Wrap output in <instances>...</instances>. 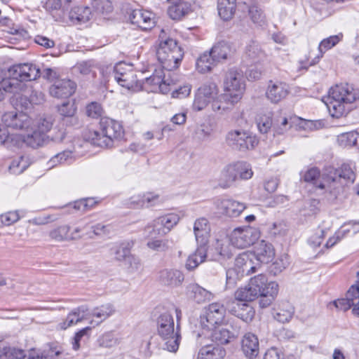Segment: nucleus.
<instances>
[{
	"mask_svg": "<svg viewBox=\"0 0 359 359\" xmlns=\"http://www.w3.org/2000/svg\"><path fill=\"white\" fill-rule=\"evenodd\" d=\"M359 99V90L348 83L337 84L329 92L326 103L330 114L339 118L350 111V104Z\"/></svg>",
	"mask_w": 359,
	"mask_h": 359,
	"instance_id": "f257e3e1",
	"label": "nucleus"
},
{
	"mask_svg": "<svg viewBox=\"0 0 359 359\" xmlns=\"http://www.w3.org/2000/svg\"><path fill=\"white\" fill-rule=\"evenodd\" d=\"M183 55L182 49L177 42L172 39L166 38L165 32L162 29L159 34L156 56L163 68L168 71L177 68Z\"/></svg>",
	"mask_w": 359,
	"mask_h": 359,
	"instance_id": "f03ea898",
	"label": "nucleus"
},
{
	"mask_svg": "<svg viewBox=\"0 0 359 359\" xmlns=\"http://www.w3.org/2000/svg\"><path fill=\"white\" fill-rule=\"evenodd\" d=\"M100 130L90 132V138L94 145L100 147H111L114 140H121L124 135L121 124L111 118H102Z\"/></svg>",
	"mask_w": 359,
	"mask_h": 359,
	"instance_id": "7ed1b4c3",
	"label": "nucleus"
},
{
	"mask_svg": "<svg viewBox=\"0 0 359 359\" xmlns=\"http://www.w3.org/2000/svg\"><path fill=\"white\" fill-rule=\"evenodd\" d=\"M157 331L164 341L163 348L170 352H176L180 345V334L178 324L175 329L174 319L170 313H164L158 317Z\"/></svg>",
	"mask_w": 359,
	"mask_h": 359,
	"instance_id": "20e7f679",
	"label": "nucleus"
},
{
	"mask_svg": "<svg viewBox=\"0 0 359 359\" xmlns=\"http://www.w3.org/2000/svg\"><path fill=\"white\" fill-rule=\"evenodd\" d=\"M252 175L251 166L246 162L238 161L230 163L221 171L219 184L222 188L226 189L238 180L250 179Z\"/></svg>",
	"mask_w": 359,
	"mask_h": 359,
	"instance_id": "39448f33",
	"label": "nucleus"
},
{
	"mask_svg": "<svg viewBox=\"0 0 359 359\" xmlns=\"http://www.w3.org/2000/svg\"><path fill=\"white\" fill-rule=\"evenodd\" d=\"M355 173L349 163H344L341 165L340 169H332L330 174L327 176V187L330 192L336 194L341 187L347 183H353L355 180Z\"/></svg>",
	"mask_w": 359,
	"mask_h": 359,
	"instance_id": "423d86ee",
	"label": "nucleus"
},
{
	"mask_svg": "<svg viewBox=\"0 0 359 359\" xmlns=\"http://www.w3.org/2000/svg\"><path fill=\"white\" fill-rule=\"evenodd\" d=\"M114 77L116 82L128 90L137 91L141 90L142 83L137 77L132 67L126 63L116 64L114 69Z\"/></svg>",
	"mask_w": 359,
	"mask_h": 359,
	"instance_id": "0eeeda50",
	"label": "nucleus"
},
{
	"mask_svg": "<svg viewBox=\"0 0 359 359\" xmlns=\"http://www.w3.org/2000/svg\"><path fill=\"white\" fill-rule=\"evenodd\" d=\"M180 219V216L176 213L161 216L145 226L144 233L147 237H152L156 234H166L177 225Z\"/></svg>",
	"mask_w": 359,
	"mask_h": 359,
	"instance_id": "6e6552de",
	"label": "nucleus"
},
{
	"mask_svg": "<svg viewBox=\"0 0 359 359\" xmlns=\"http://www.w3.org/2000/svg\"><path fill=\"white\" fill-rule=\"evenodd\" d=\"M259 238V232L255 228L247 226L235 229L230 234L231 245L237 248H245L253 245Z\"/></svg>",
	"mask_w": 359,
	"mask_h": 359,
	"instance_id": "1a4fd4ad",
	"label": "nucleus"
},
{
	"mask_svg": "<svg viewBox=\"0 0 359 359\" xmlns=\"http://www.w3.org/2000/svg\"><path fill=\"white\" fill-rule=\"evenodd\" d=\"M10 80H16L21 86L20 81L36 80L40 76V69L32 63L14 65L8 70Z\"/></svg>",
	"mask_w": 359,
	"mask_h": 359,
	"instance_id": "9d476101",
	"label": "nucleus"
},
{
	"mask_svg": "<svg viewBox=\"0 0 359 359\" xmlns=\"http://www.w3.org/2000/svg\"><path fill=\"white\" fill-rule=\"evenodd\" d=\"M226 309L219 303L210 304L205 308V314L201 316L200 323L202 328H212V326L222 324L224 320Z\"/></svg>",
	"mask_w": 359,
	"mask_h": 359,
	"instance_id": "9b49d317",
	"label": "nucleus"
},
{
	"mask_svg": "<svg viewBox=\"0 0 359 359\" xmlns=\"http://www.w3.org/2000/svg\"><path fill=\"white\" fill-rule=\"evenodd\" d=\"M245 89V79L242 72L235 69H229L224 79V91L233 95L239 94V98H241Z\"/></svg>",
	"mask_w": 359,
	"mask_h": 359,
	"instance_id": "f8f14e48",
	"label": "nucleus"
},
{
	"mask_svg": "<svg viewBox=\"0 0 359 359\" xmlns=\"http://www.w3.org/2000/svg\"><path fill=\"white\" fill-rule=\"evenodd\" d=\"M2 121L8 128L22 131L29 130L33 123V120L27 114L16 111L4 113Z\"/></svg>",
	"mask_w": 359,
	"mask_h": 359,
	"instance_id": "ddd939ff",
	"label": "nucleus"
},
{
	"mask_svg": "<svg viewBox=\"0 0 359 359\" xmlns=\"http://www.w3.org/2000/svg\"><path fill=\"white\" fill-rule=\"evenodd\" d=\"M356 283L351 285L346 294V298L338 299L333 302L334 305L339 310L346 311L352 307L355 315V309L359 306V271L357 272Z\"/></svg>",
	"mask_w": 359,
	"mask_h": 359,
	"instance_id": "4468645a",
	"label": "nucleus"
},
{
	"mask_svg": "<svg viewBox=\"0 0 359 359\" xmlns=\"http://www.w3.org/2000/svg\"><path fill=\"white\" fill-rule=\"evenodd\" d=\"M343 39L342 33H339L336 35L330 36L327 38L323 39L318 46V55L313 58L311 62L308 65V59L306 58L304 60H300L299 62L298 70L305 69L306 70L309 66H312L317 64L320 59L323 57L324 53L338 44Z\"/></svg>",
	"mask_w": 359,
	"mask_h": 359,
	"instance_id": "2eb2a0df",
	"label": "nucleus"
},
{
	"mask_svg": "<svg viewBox=\"0 0 359 359\" xmlns=\"http://www.w3.org/2000/svg\"><path fill=\"white\" fill-rule=\"evenodd\" d=\"M241 99L239 98V94L233 95L226 92L225 93L217 95L212 102V109L219 115L229 114Z\"/></svg>",
	"mask_w": 359,
	"mask_h": 359,
	"instance_id": "dca6fc26",
	"label": "nucleus"
},
{
	"mask_svg": "<svg viewBox=\"0 0 359 359\" xmlns=\"http://www.w3.org/2000/svg\"><path fill=\"white\" fill-rule=\"evenodd\" d=\"M290 93V87L285 82L269 81L266 90V97L271 102L277 104L284 100Z\"/></svg>",
	"mask_w": 359,
	"mask_h": 359,
	"instance_id": "f3484780",
	"label": "nucleus"
},
{
	"mask_svg": "<svg viewBox=\"0 0 359 359\" xmlns=\"http://www.w3.org/2000/svg\"><path fill=\"white\" fill-rule=\"evenodd\" d=\"M76 83L70 79H57L49 88L51 96L56 98H67L76 90Z\"/></svg>",
	"mask_w": 359,
	"mask_h": 359,
	"instance_id": "a211bd4d",
	"label": "nucleus"
},
{
	"mask_svg": "<svg viewBox=\"0 0 359 359\" xmlns=\"http://www.w3.org/2000/svg\"><path fill=\"white\" fill-rule=\"evenodd\" d=\"M215 205L219 214L238 217L245 208L244 203L232 199H217Z\"/></svg>",
	"mask_w": 359,
	"mask_h": 359,
	"instance_id": "6ab92c4d",
	"label": "nucleus"
},
{
	"mask_svg": "<svg viewBox=\"0 0 359 359\" xmlns=\"http://www.w3.org/2000/svg\"><path fill=\"white\" fill-rule=\"evenodd\" d=\"M226 308L233 316L245 322L251 320L254 316L252 308L244 301H238L235 298L226 304Z\"/></svg>",
	"mask_w": 359,
	"mask_h": 359,
	"instance_id": "aec40b11",
	"label": "nucleus"
},
{
	"mask_svg": "<svg viewBox=\"0 0 359 359\" xmlns=\"http://www.w3.org/2000/svg\"><path fill=\"white\" fill-rule=\"evenodd\" d=\"M129 19L132 24L141 29H150L154 25V14L148 11L134 9L129 15Z\"/></svg>",
	"mask_w": 359,
	"mask_h": 359,
	"instance_id": "412c9836",
	"label": "nucleus"
},
{
	"mask_svg": "<svg viewBox=\"0 0 359 359\" xmlns=\"http://www.w3.org/2000/svg\"><path fill=\"white\" fill-rule=\"evenodd\" d=\"M252 253L255 255L254 258L257 264H268L275 257V250L273 245L265 241H261L258 243Z\"/></svg>",
	"mask_w": 359,
	"mask_h": 359,
	"instance_id": "4be33fe9",
	"label": "nucleus"
},
{
	"mask_svg": "<svg viewBox=\"0 0 359 359\" xmlns=\"http://www.w3.org/2000/svg\"><path fill=\"white\" fill-rule=\"evenodd\" d=\"M158 197V195L152 193L134 195L125 201L124 205L128 208L149 207L156 203Z\"/></svg>",
	"mask_w": 359,
	"mask_h": 359,
	"instance_id": "5701e85b",
	"label": "nucleus"
},
{
	"mask_svg": "<svg viewBox=\"0 0 359 359\" xmlns=\"http://www.w3.org/2000/svg\"><path fill=\"white\" fill-rule=\"evenodd\" d=\"M158 278L162 285L175 287L182 283L184 281V275L177 269H164L160 271Z\"/></svg>",
	"mask_w": 359,
	"mask_h": 359,
	"instance_id": "b1692460",
	"label": "nucleus"
},
{
	"mask_svg": "<svg viewBox=\"0 0 359 359\" xmlns=\"http://www.w3.org/2000/svg\"><path fill=\"white\" fill-rule=\"evenodd\" d=\"M241 350L250 359L256 358L259 353V339L255 334L248 332L241 339Z\"/></svg>",
	"mask_w": 359,
	"mask_h": 359,
	"instance_id": "393cba45",
	"label": "nucleus"
},
{
	"mask_svg": "<svg viewBox=\"0 0 359 359\" xmlns=\"http://www.w3.org/2000/svg\"><path fill=\"white\" fill-rule=\"evenodd\" d=\"M88 309L86 306H81L74 309L67 315L66 319L58 325V327L61 330H66L84 319H88Z\"/></svg>",
	"mask_w": 359,
	"mask_h": 359,
	"instance_id": "a878e982",
	"label": "nucleus"
},
{
	"mask_svg": "<svg viewBox=\"0 0 359 359\" xmlns=\"http://www.w3.org/2000/svg\"><path fill=\"white\" fill-rule=\"evenodd\" d=\"M210 231V224L206 218L201 217L195 221L194 232L198 245L207 246Z\"/></svg>",
	"mask_w": 359,
	"mask_h": 359,
	"instance_id": "bb28decb",
	"label": "nucleus"
},
{
	"mask_svg": "<svg viewBox=\"0 0 359 359\" xmlns=\"http://www.w3.org/2000/svg\"><path fill=\"white\" fill-rule=\"evenodd\" d=\"M252 252H244L237 256L235 260V266L237 267L240 272L245 273L247 275L255 271L256 266L255 265V258Z\"/></svg>",
	"mask_w": 359,
	"mask_h": 359,
	"instance_id": "cd10ccee",
	"label": "nucleus"
},
{
	"mask_svg": "<svg viewBox=\"0 0 359 359\" xmlns=\"http://www.w3.org/2000/svg\"><path fill=\"white\" fill-rule=\"evenodd\" d=\"M210 331V337L213 341L221 344H229L235 336L233 333L222 324L212 326V328H206Z\"/></svg>",
	"mask_w": 359,
	"mask_h": 359,
	"instance_id": "c85d7f7f",
	"label": "nucleus"
},
{
	"mask_svg": "<svg viewBox=\"0 0 359 359\" xmlns=\"http://www.w3.org/2000/svg\"><path fill=\"white\" fill-rule=\"evenodd\" d=\"M226 350L219 345L209 344L203 346L198 351L197 359H224Z\"/></svg>",
	"mask_w": 359,
	"mask_h": 359,
	"instance_id": "c756f323",
	"label": "nucleus"
},
{
	"mask_svg": "<svg viewBox=\"0 0 359 359\" xmlns=\"http://www.w3.org/2000/svg\"><path fill=\"white\" fill-rule=\"evenodd\" d=\"M26 135L23 137V142L32 148L41 147L46 142L47 136L39 132L32 125L29 130H25Z\"/></svg>",
	"mask_w": 359,
	"mask_h": 359,
	"instance_id": "7c9ffc66",
	"label": "nucleus"
},
{
	"mask_svg": "<svg viewBox=\"0 0 359 359\" xmlns=\"http://www.w3.org/2000/svg\"><path fill=\"white\" fill-rule=\"evenodd\" d=\"M210 50L217 63L231 57L235 52L231 45L224 41L215 44Z\"/></svg>",
	"mask_w": 359,
	"mask_h": 359,
	"instance_id": "2f4dec72",
	"label": "nucleus"
},
{
	"mask_svg": "<svg viewBox=\"0 0 359 359\" xmlns=\"http://www.w3.org/2000/svg\"><path fill=\"white\" fill-rule=\"evenodd\" d=\"M294 313V308L288 302L280 304L277 308L273 309V312L274 319L282 323H288Z\"/></svg>",
	"mask_w": 359,
	"mask_h": 359,
	"instance_id": "473e14b6",
	"label": "nucleus"
},
{
	"mask_svg": "<svg viewBox=\"0 0 359 359\" xmlns=\"http://www.w3.org/2000/svg\"><path fill=\"white\" fill-rule=\"evenodd\" d=\"M114 313V309L112 305L107 304L94 309L90 313L88 311V318H93L90 322L91 324L95 322V325H97L108 318Z\"/></svg>",
	"mask_w": 359,
	"mask_h": 359,
	"instance_id": "72a5a7b5",
	"label": "nucleus"
},
{
	"mask_svg": "<svg viewBox=\"0 0 359 359\" xmlns=\"http://www.w3.org/2000/svg\"><path fill=\"white\" fill-rule=\"evenodd\" d=\"M207 257V246L198 245L194 253L189 256L185 267L187 270L195 269L200 264L203 263Z\"/></svg>",
	"mask_w": 359,
	"mask_h": 359,
	"instance_id": "f704fd0d",
	"label": "nucleus"
},
{
	"mask_svg": "<svg viewBox=\"0 0 359 359\" xmlns=\"http://www.w3.org/2000/svg\"><path fill=\"white\" fill-rule=\"evenodd\" d=\"M91 10L88 6H76L69 12V20L74 25L88 22L91 16Z\"/></svg>",
	"mask_w": 359,
	"mask_h": 359,
	"instance_id": "c9c22d12",
	"label": "nucleus"
},
{
	"mask_svg": "<svg viewBox=\"0 0 359 359\" xmlns=\"http://www.w3.org/2000/svg\"><path fill=\"white\" fill-rule=\"evenodd\" d=\"M191 11V6L188 1H175L168 8V14L170 18L179 20Z\"/></svg>",
	"mask_w": 359,
	"mask_h": 359,
	"instance_id": "e433bc0d",
	"label": "nucleus"
},
{
	"mask_svg": "<svg viewBox=\"0 0 359 359\" xmlns=\"http://www.w3.org/2000/svg\"><path fill=\"white\" fill-rule=\"evenodd\" d=\"M247 137V132L243 130H233L229 131L226 137L228 145L233 149L241 151L243 148L244 140Z\"/></svg>",
	"mask_w": 359,
	"mask_h": 359,
	"instance_id": "4c0bfd02",
	"label": "nucleus"
},
{
	"mask_svg": "<svg viewBox=\"0 0 359 359\" xmlns=\"http://www.w3.org/2000/svg\"><path fill=\"white\" fill-rule=\"evenodd\" d=\"M266 290H268L259 296L260 297L259 304L261 308H266L271 304L278 293V285L274 281L269 282Z\"/></svg>",
	"mask_w": 359,
	"mask_h": 359,
	"instance_id": "58836bf2",
	"label": "nucleus"
},
{
	"mask_svg": "<svg viewBox=\"0 0 359 359\" xmlns=\"http://www.w3.org/2000/svg\"><path fill=\"white\" fill-rule=\"evenodd\" d=\"M217 64L215 57L212 54L211 50L205 52L197 59L196 69L202 74L210 72L213 67Z\"/></svg>",
	"mask_w": 359,
	"mask_h": 359,
	"instance_id": "ea45409f",
	"label": "nucleus"
},
{
	"mask_svg": "<svg viewBox=\"0 0 359 359\" xmlns=\"http://www.w3.org/2000/svg\"><path fill=\"white\" fill-rule=\"evenodd\" d=\"M304 122V120L297 117H282L280 121V124L274 126V130L276 134L283 135L292 128H295Z\"/></svg>",
	"mask_w": 359,
	"mask_h": 359,
	"instance_id": "a19ab883",
	"label": "nucleus"
},
{
	"mask_svg": "<svg viewBox=\"0 0 359 359\" xmlns=\"http://www.w3.org/2000/svg\"><path fill=\"white\" fill-rule=\"evenodd\" d=\"M149 249L156 252L163 253L171 250L174 246L172 239H150L147 243Z\"/></svg>",
	"mask_w": 359,
	"mask_h": 359,
	"instance_id": "79ce46f5",
	"label": "nucleus"
},
{
	"mask_svg": "<svg viewBox=\"0 0 359 359\" xmlns=\"http://www.w3.org/2000/svg\"><path fill=\"white\" fill-rule=\"evenodd\" d=\"M133 245V242L126 241L114 245L111 249V254L114 259L118 262H124L130 255V250Z\"/></svg>",
	"mask_w": 359,
	"mask_h": 359,
	"instance_id": "37998d69",
	"label": "nucleus"
},
{
	"mask_svg": "<svg viewBox=\"0 0 359 359\" xmlns=\"http://www.w3.org/2000/svg\"><path fill=\"white\" fill-rule=\"evenodd\" d=\"M235 298L238 301L251 302L258 298V293L256 289L250 285V283L244 287L238 288L235 292Z\"/></svg>",
	"mask_w": 359,
	"mask_h": 359,
	"instance_id": "c03bdc74",
	"label": "nucleus"
},
{
	"mask_svg": "<svg viewBox=\"0 0 359 359\" xmlns=\"http://www.w3.org/2000/svg\"><path fill=\"white\" fill-rule=\"evenodd\" d=\"M337 142L344 147H359V133L355 131L341 133L337 137Z\"/></svg>",
	"mask_w": 359,
	"mask_h": 359,
	"instance_id": "a18cd8bd",
	"label": "nucleus"
},
{
	"mask_svg": "<svg viewBox=\"0 0 359 359\" xmlns=\"http://www.w3.org/2000/svg\"><path fill=\"white\" fill-rule=\"evenodd\" d=\"M44 100V94L41 91L36 90H31L29 98H27L26 95H21L19 97V102L26 109L28 108L29 104H40L43 103Z\"/></svg>",
	"mask_w": 359,
	"mask_h": 359,
	"instance_id": "49530a36",
	"label": "nucleus"
},
{
	"mask_svg": "<svg viewBox=\"0 0 359 359\" xmlns=\"http://www.w3.org/2000/svg\"><path fill=\"white\" fill-rule=\"evenodd\" d=\"M54 121L52 116L45 115L33 121L32 126L39 132L46 135V133L52 128Z\"/></svg>",
	"mask_w": 359,
	"mask_h": 359,
	"instance_id": "de8ad7c7",
	"label": "nucleus"
},
{
	"mask_svg": "<svg viewBox=\"0 0 359 359\" xmlns=\"http://www.w3.org/2000/svg\"><path fill=\"white\" fill-rule=\"evenodd\" d=\"M236 7V1H220L217 6L218 13L224 20H229L232 18Z\"/></svg>",
	"mask_w": 359,
	"mask_h": 359,
	"instance_id": "09e8293b",
	"label": "nucleus"
},
{
	"mask_svg": "<svg viewBox=\"0 0 359 359\" xmlns=\"http://www.w3.org/2000/svg\"><path fill=\"white\" fill-rule=\"evenodd\" d=\"M245 55L253 61H259L265 57V53L260 44L255 41H252L247 46Z\"/></svg>",
	"mask_w": 359,
	"mask_h": 359,
	"instance_id": "8fccbe9b",
	"label": "nucleus"
},
{
	"mask_svg": "<svg viewBox=\"0 0 359 359\" xmlns=\"http://www.w3.org/2000/svg\"><path fill=\"white\" fill-rule=\"evenodd\" d=\"M69 231L70 226L69 225H62L51 230L49 236L52 239L57 241H69L75 237L74 236L69 235Z\"/></svg>",
	"mask_w": 359,
	"mask_h": 359,
	"instance_id": "3c124183",
	"label": "nucleus"
},
{
	"mask_svg": "<svg viewBox=\"0 0 359 359\" xmlns=\"http://www.w3.org/2000/svg\"><path fill=\"white\" fill-rule=\"evenodd\" d=\"M24 351L10 346H0V359H25Z\"/></svg>",
	"mask_w": 359,
	"mask_h": 359,
	"instance_id": "603ef678",
	"label": "nucleus"
},
{
	"mask_svg": "<svg viewBox=\"0 0 359 359\" xmlns=\"http://www.w3.org/2000/svg\"><path fill=\"white\" fill-rule=\"evenodd\" d=\"M249 283L250 285L256 289L258 296L267 290L266 288H268L269 283L266 276L262 273L251 278Z\"/></svg>",
	"mask_w": 359,
	"mask_h": 359,
	"instance_id": "864d4df0",
	"label": "nucleus"
},
{
	"mask_svg": "<svg viewBox=\"0 0 359 359\" xmlns=\"http://www.w3.org/2000/svg\"><path fill=\"white\" fill-rule=\"evenodd\" d=\"M197 91L212 102L213 100L215 99L218 95L219 88L216 83L208 82L199 87Z\"/></svg>",
	"mask_w": 359,
	"mask_h": 359,
	"instance_id": "5fc2aeb1",
	"label": "nucleus"
},
{
	"mask_svg": "<svg viewBox=\"0 0 359 359\" xmlns=\"http://www.w3.org/2000/svg\"><path fill=\"white\" fill-rule=\"evenodd\" d=\"M189 289L193 293V298L198 303L203 302L205 300H210L212 297L211 292L197 284L190 285Z\"/></svg>",
	"mask_w": 359,
	"mask_h": 359,
	"instance_id": "6e6d98bb",
	"label": "nucleus"
},
{
	"mask_svg": "<svg viewBox=\"0 0 359 359\" xmlns=\"http://www.w3.org/2000/svg\"><path fill=\"white\" fill-rule=\"evenodd\" d=\"M98 345L103 348H112L119 344L118 339L113 332H109L102 334L97 339Z\"/></svg>",
	"mask_w": 359,
	"mask_h": 359,
	"instance_id": "4d7b16f0",
	"label": "nucleus"
},
{
	"mask_svg": "<svg viewBox=\"0 0 359 359\" xmlns=\"http://www.w3.org/2000/svg\"><path fill=\"white\" fill-rule=\"evenodd\" d=\"M256 123L261 133H267L273 125L272 117L269 114H259L256 118Z\"/></svg>",
	"mask_w": 359,
	"mask_h": 359,
	"instance_id": "13d9d810",
	"label": "nucleus"
},
{
	"mask_svg": "<svg viewBox=\"0 0 359 359\" xmlns=\"http://www.w3.org/2000/svg\"><path fill=\"white\" fill-rule=\"evenodd\" d=\"M20 89V83L16 80L8 79L0 85V101L3 100L5 93H15Z\"/></svg>",
	"mask_w": 359,
	"mask_h": 359,
	"instance_id": "bf43d9fd",
	"label": "nucleus"
},
{
	"mask_svg": "<svg viewBox=\"0 0 359 359\" xmlns=\"http://www.w3.org/2000/svg\"><path fill=\"white\" fill-rule=\"evenodd\" d=\"M216 255H213L210 259L214 260H221L229 259L232 257V252L230 248L227 245L217 241L215 248Z\"/></svg>",
	"mask_w": 359,
	"mask_h": 359,
	"instance_id": "052dcab7",
	"label": "nucleus"
},
{
	"mask_svg": "<svg viewBox=\"0 0 359 359\" xmlns=\"http://www.w3.org/2000/svg\"><path fill=\"white\" fill-rule=\"evenodd\" d=\"M249 15L254 23L259 26H263L266 24L265 15L257 5L254 4L250 7Z\"/></svg>",
	"mask_w": 359,
	"mask_h": 359,
	"instance_id": "680f3d73",
	"label": "nucleus"
},
{
	"mask_svg": "<svg viewBox=\"0 0 359 359\" xmlns=\"http://www.w3.org/2000/svg\"><path fill=\"white\" fill-rule=\"evenodd\" d=\"M126 269L129 273L137 272L142 266L141 259L136 255L130 254L124 261Z\"/></svg>",
	"mask_w": 359,
	"mask_h": 359,
	"instance_id": "e2e57ef3",
	"label": "nucleus"
},
{
	"mask_svg": "<svg viewBox=\"0 0 359 359\" xmlns=\"http://www.w3.org/2000/svg\"><path fill=\"white\" fill-rule=\"evenodd\" d=\"M73 150H65L60 153H58L50 158L48 163L50 167H54L57 164H61L67 162L72 158Z\"/></svg>",
	"mask_w": 359,
	"mask_h": 359,
	"instance_id": "0e129e2a",
	"label": "nucleus"
},
{
	"mask_svg": "<svg viewBox=\"0 0 359 359\" xmlns=\"http://www.w3.org/2000/svg\"><path fill=\"white\" fill-rule=\"evenodd\" d=\"M288 265L289 259L287 256H283L270 266V272L276 276L285 269Z\"/></svg>",
	"mask_w": 359,
	"mask_h": 359,
	"instance_id": "69168bd1",
	"label": "nucleus"
},
{
	"mask_svg": "<svg viewBox=\"0 0 359 359\" xmlns=\"http://www.w3.org/2000/svg\"><path fill=\"white\" fill-rule=\"evenodd\" d=\"M60 354V351L49 349L48 351H32L28 355V359H54Z\"/></svg>",
	"mask_w": 359,
	"mask_h": 359,
	"instance_id": "338daca9",
	"label": "nucleus"
},
{
	"mask_svg": "<svg viewBox=\"0 0 359 359\" xmlns=\"http://www.w3.org/2000/svg\"><path fill=\"white\" fill-rule=\"evenodd\" d=\"M95 67L94 62L93 60L82 61L77 63L74 69L76 72H79L81 75L86 76L93 72V68Z\"/></svg>",
	"mask_w": 359,
	"mask_h": 359,
	"instance_id": "774afa93",
	"label": "nucleus"
}]
</instances>
